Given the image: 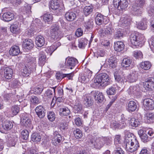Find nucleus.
<instances>
[{"mask_svg":"<svg viewBox=\"0 0 154 154\" xmlns=\"http://www.w3.org/2000/svg\"><path fill=\"white\" fill-rule=\"evenodd\" d=\"M73 109L74 112L75 113H82V105L79 103H76L74 105Z\"/></svg>","mask_w":154,"mask_h":154,"instance_id":"nucleus-36","label":"nucleus"},{"mask_svg":"<svg viewBox=\"0 0 154 154\" xmlns=\"http://www.w3.org/2000/svg\"><path fill=\"white\" fill-rule=\"evenodd\" d=\"M19 109H20L17 106H13L11 108V112L13 115H16L19 112Z\"/></svg>","mask_w":154,"mask_h":154,"instance_id":"nucleus-54","label":"nucleus"},{"mask_svg":"<svg viewBox=\"0 0 154 154\" xmlns=\"http://www.w3.org/2000/svg\"><path fill=\"white\" fill-rule=\"evenodd\" d=\"M138 77V74L137 72L133 71L129 75L126 77L125 82L128 81L130 82H136Z\"/></svg>","mask_w":154,"mask_h":154,"instance_id":"nucleus-14","label":"nucleus"},{"mask_svg":"<svg viewBox=\"0 0 154 154\" xmlns=\"http://www.w3.org/2000/svg\"><path fill=\"white\" fill-rule=\"evenodd\" d=\"M35 112L38 117L42 118L45 116L46 111L42 106L40 105L36 107Z\"/></svg>","mask_w":154,"mask_h":154,"instance_id":"nucleus-18","label":"nucleus"},{"mask_svg":"<svg viewBox=\"0 0 154 154\" xmlns=\"http://www.w3.org/2000/svg\"><path fill=\"white\" fill-rule=\"evenodd\" d=\"M143 87L147 91H151L154 89V78H151L146 79L144 82Z\"/></svg>","mask_w":154,"mask_h":154,"instance_id":"nucleus-11","label":"nucleus"},{"mask_svg":"<svg viewBox=\"0 0 154 154\" xmlns=\"http://www.w3.org/2000/svg\"><path fill=\"white\" fill-rule=\"evenodd\" d=\"M114 76L115 80L119 83L125 82V80H123V77L119 75L117 73L115 72L114 74Z\"/></svg>","mask_w":154,"mask_h":154,"instance_id":"nucleus-51","label":"nucleus"},{"mask_svg":"<svg viewBox=\"0 0 154 154\" xmlns=\"http://www.w3.org/2000/svg\"><path fill=\"white\" fill-rule=\"evenodd\" d=\"M145 118L149 123H152L154 122V114L152 113H147L146 114Z\"/></svg>","mask_w":154,"mask_h":154,"instance_id":"nucleus-40","label":"nucleus"},{"mask_svg":"<svg viewBox=\"0 0 154 154\" xmlns=\"http://www.w3.org/2000/svg\"><path fill=\"white\" fill-rule=\"evenodd\" d=\"M145 2V0H137L133 6V11L136 14H140L142 12V8Z\"/></svg>","mask_w":154,"mask_h":154,"instance_id":"nucleus-7","label":"nucleus"},{"mask_svg":"<svg viewBox=\"0 0 154 154\" xmlns=\"http://www.w3.org/2000/svg\"><path fill=\"white\" fill-rule=\"evenodd\" d=\"M20 82L16 79L14 80L11 84V86L13 88H16L20 86Z\"/></svg>","mask_w":154,"mask_h":154,"instance_id":"nucleus-60","label":"nucleus"},{"mask_svg":"<svg viewBox=\"0 0 154 154\" xmlns=\"http://www.w3.org/2000/svg\"><path fill=\"white\" fill-rule=\"evenodd\" d=\"M113 32V29L111 25H109L106 27L100 29L99 31V33L102 37H106V35H112Z\"/></svg>","mask_w":154,"mask_h":154,"instance_id":"nucleus-9","label":"nucleus"},{"mask_svg":"<svg viewBox=\"0 0 154 154\" xmlns=\"http://www.w3.org/2000/svg\"><path fill=\"white\" fill-rule=\"evenodd\" d=\"M88 43V41L86 38H83L79 41L78 46L79 48H83Z\"/></svg>","mask_w":154,"mask_h":154,"instance_id":"nucleus-46","label":"nucleus"},{"mask_svg":"<svg viewBox=\"0 0 154 154\" xmlns=\"http://www.w3.org/2000/svg\"><path fill=\"white\" fill-rule=\"evenodd\" d=\"M94 97L95 100L101 103L104 100V97L102 93L98 91H95L94 94Z\"/></svg>","mask_w":154,"mask_h":154,"instance_id":"nucleus-28","label":"nucleus"},{"mask_svg":"<svg viewBox=\"0 0 154 154\" xmlns=\"http://www.w3.org/2000/svg\"><path fill=\"white\" fill-rule=\"evenodd\" d=\"M35 43L37 46L41 47L45 44V38L41 35H38L35 38Z\"/></svg>","mask_w":154,"mask_h":154,"instance_id":"nucleus-31","label":"nucleus"},{"mask_svg":"<svg viewBox=\"0 0 154 154\" xmlns=\"http://www.w3.org/2000/svg\"><path fill=\"white\" fill-rule=\"evenodd\" d=\"M143 39V36L137 32L132 33L130 38V41L132 45L140 47L142 45Z\"/></svg>","mask_w":154,"mask_h":154,"instance_id":"nucleus-4","label":"nucleus"},{"mask_svg":"<svg viewBox=\"0 0 154 154\" xmlns=\"http://www.w3.org/2000/svg\"><path fill=\"white\" fill-rule=\"evenodd\" d=\"M50 7L52 10L57 11L58 13L61 12L63 11V8L60 6L57 0H51L50 3Z\"/></svg>","mask_w":154,"mask_h":154,"instance_id":"nucleus-12","label":"nucleus"},{"mask_svg":"<svg viewBox=\"0 0 154 154\" xmlns=\"http://www.w3.org/2000/svg\"><path fill=\"white\" fill-rule=\"evenodd\" d=\"M43 88L42 87L39 85L35 86L34 88V91L37 94H40L42 92Z\"/></svg>","mask_w":154,"mask_h":154,"instance_id":"nucleus-56","label":"nucleus"},{"mask_svg":"<svg viewBox=\"0 0 154 154\" xmlns=\"http://www.w3.org/2000/svg\"><path fill=\"white\" fill-rule=\"evenodd\" d=\"M10 28L11 32L13 33H17L20 31L19 27L16 24L11 25Z\"/></svg>","mask_w":154,"mask_h":154,"instance_id":"nucleus-41","label":"nucleus"},{"mask_svg":"<svg viewBox=\"0 0 154 154\" xmlns=\"http://www.w3.org/2000/svg\"><path fill=\"white\" fill-rule=\"evenodd\" d=\"M104 140V145L106 144V145H109L112 143V140L111 138L109 137H102Z\"/></svg>","mask_w":154,"mask_h":154,"instance_id":"nucleus-62","label":"nucleus"},{"mask_svg":"<svg viewBox=\"0 0 154 154\" xmlns=\"http://www.w3.org/2000/svg\"><path fill=\"white\" fill-rule=\"evenodd\" d=\"M2 125L4 129L9 131L12 128L13 125L11 122L8 120H5L2 123Z\"/></svg>","mask_w":154,"mask_h":154,"instance_id":"nucleus-26","label":"nucleus"},{"mask_svg":"<svg viewBox=\"0 0 154 154\" xmlns=\"http://www.w3.org/2000/svg\"><path fill=\"white\" fill-rule=\"evenodd\" d=\"M93 22L89 21H88L87 25H85V27L86 28V29L88 31H90L93 27Z\"/></svg>","mask_w":154,"mask_h":154,"instance_id":"nucleus-58","label":"nucleus"},{"mask_svg":"<svg viewBox=\"0 0 154 154\" xmlns=\"http://www.w3.org/2000/svg\"><path fill=\"white\" fill-rule=\"evenodd\" d=\"M136 25L138 28L142 30H145L147 28V22L145 20H142L136 21Z\"/></svg>","mask_w":154,"mask_h":154,"instance_id":"nucleus-30","label":"nucleus"},{"mask_svg":"<svg viewBox=\"0 0 154 154\" xmlns=\"http://www.w3.org/2000/svg\"><path fill=\"white\" fill-rule=\"evenodd\" d=\"M3 19H5L11 18V19H13L14 18H16L14 17V14L11 13L10 12H8L5 13L3 15Z\"/></svg>","mask_w":154,"mask_h":154,"instance_id":"nucleus-49","label":"nucleus"},{"mask_svg":"<svg viewBox=\"0 0 154 154\" xmlns=\"http://www.w3.org/2000/svg\"><path fill=\"white\" fill-rule=\"evenodd\" d=\"M149 16L154 17V7H150L148 10Z\"/></svg>","mask_w":154,"mask_h":154,"instance_id":"nucleus-64","label":"nucleus"},{"mask_svg":"<svg viewBox=\"0 0 154 154\" xmlns=\"http://www.w3.org/2000/svg\"><path fill=\"white\" fill-rule=\"evenodd\" d=\"M125 45L122 42L118 41L114 43V48L116 51L120 52L122 51Z\"/></svg>","mask_w":154,"mask_h":154,"instance_id":"nucleus-29","label":"nucleus"},{"mask_svg":"<svg viewBox=\"0 0 154 154\" xmlns=\"http://www.w3.org/2000/svg\"><path fill=\"white\" fill-rule=\"evenodd\" d=\"M123 36V33L122 29H119L117 30L115 32L114 37L115 38H119L122 37Z\"/></svg>","mask_w":154,"mask_h":154,"instance_id":"nucleus-52","label":"nucleus"},{"mask_svg":"<svg viewBox=\"0 0 154 154\" xmlns=\"http://www.w3.org/2000/svg\"><path fill=\"white\" fill-rule=\"evenodd\" d=\"M53 16V14L47 13L41 16V18L43 19H52L54 18Z\"/></svg>","mask_w":154,"mask_h":154,"instance_id":"nucleus-55","label":"nucleus"},{"mask_svg":"<svg viewBox=\"0 0 154 154\" xmlns=\"http://www.w3.org/2000/svg\"><path fill=\"white\" fill-rule=\"evenodd\" d=\"M57 110L59 112L60 115L63 116H67L70 114V111L67 107H59Z\"/></svg>","mask_w":154,"mask_h":154,"instance_id":"nucleus-25","label":"nucleus"},{"mask_svg":"<svg viewBox=\"0 0 154 154\" xmlns=\"http://www.w3.org/2000/svg\"><path fill=\"white\" fill-rule=\"evenodd\" d=\"M63 138L61 135L56 131L53 134V137L52 139V143L55 146L57 145L63 141Z\"/></svg>","mask_w":154,"mask_h":154,"instance_id":"nucleus-13","label":"nucleus"},{"mask_svg":"<svg viewBox=\"0 0 154 154\" xmlns=\"http://www.w3.org/2000/svg\"><path fill=\"white\" fill-rule=\"evenodd\" d=\"M93 8L92 6H87L85 7L83 9V12L85 15L87 16L92 12Z\"/></svg>","mask_w":154,"mask_h":154,"instance_id":"nucleus-38","label":"nucleus"},{"mask_svg":"<svg viewBox=\"0 0 154 154\" xmlns=\"http://www.w3.org/2000/svg\"><path fill=\"white\" fill-rule=\"evenodd\" d=\"M140 66L142 69L145 70H148L150 68L152 65L150 62L146 61L141 63Z\"/></svg>","mask_w":154,"mask_h":154,"instance_id":"nucleus-33","label":"nucleus"},{"mask_svg":"<svg viewBox=\"0 0 154 154\" xmlns=\"http://www.w3.org/2000/svg\"><path fill=\"white\" fill-rule=\"evenodd\" d=\"M133 55L135 58L136 59H141L143 57V54L142 52L140 51L136 50L133 52Z\"/></svg>","mask_w":154,"mask_h":154,"instance_id":"nucleus-45","label":"nucleus"},{"mask_svg":"<svg viewBox=\"0 0 154 154\" xmlns=\"http://www.w3.org/2000/svg\"><path fill=\"white\" fill-rule=\"evenodd\" d=\"M50 35L51 38L58 40L62 37V32L58 25L57 24L52 25L50 28Z\"/></svg>","mask_w":154,"mask_h":154,"instance_id":"nucleus-5","label":"nucleus"},{"mask_svg":"<svg viewBox=\"0 0 154 154\" xmlns=\"http://www.w3.org/2000/svg\"><path fill=\"white\" fill-rule=\"evenodd\" d=\"M73 134L75 137L76 139H79L82 136V132L79 129H76L74 130L73 131Z\"/></svg>","mask_w":154,"mask_h":154,"instance_id":"nucleus-47","label":"nucleus"},{"mask_svg":"<svg viewBox=\"0 0 154 154\" xmlns=\"http://www.w3.org/2000/svg\"><path fill=\"white\" fill-rule=\"evenodd\" d=\"M78 63V60L72 57H68L66 59V65L69 69H72Z\"/></svg>","mask_w":154,"mask_h":154,"instance_id":"nucleus-10","label":"nucleus"},{"mask_svg":"<svg viewBox=\"0 0 154 154\" xmlns=\"http://www.w3.org/2000/svg\"><path fill=\"white\" fill-rule=\"evenodd\" d=\"M137 108L136 102L134 100L129 101L127 103L126 109L130 112L134 111Z\"/></svg>","mask_w":154,"mask_h":154,"instance_id":"nucleus-19","label":"nucleus"},{"mask_svg":"<svg viewBox=\"0 0 154 154\" xmlns=\"http://www.w3.org/2000/svg\"><path fill=\"white\" fill-rule=\"evenodd\" d=\"M94 82L96 85H100L103 87H105L110 83L109 77L106 73H100L96 76L94 79Z\"/></svg>","mask_w":154,"mask_h":154,"instance_id":"nucleus-3","label":"nucleus"},{"mask_svg":"<svg viewBox=\"0 0 154 154\" xmlns=\"http://www.w3.org/2000/svg\"><path fill=\"white\" fill-rule=\"evenodd\" d=\"M8 142L11 146H13L15 145V140L17 138L16 136L10 134L8 135Z\"/></svg>","mask_w":154,"mask_h":154,"instance_id":"nucleus-39","label":"nucleus"},{"mask_svg":"<svg viewBox=\"0 0 154 154\" xmlns=\"http://www.w3.org/2000/svg\"><path fill=\"white\" fill-rule=\"evenodd\" d=\"M90 145L97 149H100L104 145V140L102 137L94 138L90 140Z\"/></svg>","mask_w":154,"mask_h":154,"instance_id":"nucleus-6","label":"nucleus"},{"mask_svg":"<svg viewBox=\"0 0 154 154\" xmlns=\"http://www.w3.org/2000/svg\"><path fill=\"white\" fill-rule=\"evenodd\" d=\"M116 89L114 85L110 87L106 91V93L108 95H112L115 94Z\"/></svg>","mask_w":154,"mask_h":154,"instance_id":"nucleus-48","label":"nucleus"},{"mask_svg":"<svg viewBox=\"0 0 154 154\" xmlns=\"http://www.w3.org/2000/svg\"><path fill=\"white\" fill-rule=\"evenodd\" d=\"M65 16L66 19H75L76 17L75 14L72 12L66 13Z\"/></svg>","mask_w":154,"mask_h":154,"instance_id":"nucleus-43","label":"nucleus"},{"mask_svg":"<svg viewBox=\"0 0 154 154\" xmlns=\"http://www.w3.org/2000/svg\"><path fill=\"white\" fill-rule=\"evenodd\" d=\"M119 23L122 26H126L128 25L130 22L128 21V20H120L119 21Z\"/></svg>","mask_w":154,"mask_h":154,"instance_id":"nucleus-59","label":"nucleus"},{"mask_svg":"<svg viewBox=\"0 0 154 154\" xmlns=\"http://www.w3.org/2000/svg\"><path fill=\"white\" fill-rule=\"evenodd\" d=\"M36 66V58L35 57H29L27 60V63L23 68L22 75L24 76H28L31 72L34 71Z\"/></svg>","mask_w":154,"mask_h":154,"instance_id":"nucleus-2","label":"nucleus"},{"mask_svg":"<svg viewBox=\"0 0 154 154\" xmlns=\"http://www.w3.org/2000/svg\"><path fill=\"white\" fill-rule=\"evenodd\" d=\"M108 64L110 67L114 68L116 67L117 60L115 57H110L108 60Z\"/></svg>","mask_w":154,"mask_h":154,"instance_id":"nucleus-34","label":"nucleus"},{"mask_svg":"<svg viewBox=\"0 0 154 154\" xmlns=\"http://www.w3.org/2000/svg\"><path fill=\"white\" fill-rule=\"evenodd\" d=\"M121 136L119 135H116L114 139V143L116 147H120L121 146Z\"/></svg>","mask_w":154,"mask_h":154,"instance_id":"nucleus-44","label":"nucleus"},{"mask_svg":"<svg viewBox=\"0 0 154 154\" xmlns=\"http://www.w3.org/2000/svg\"><path fill=\"white\" fill-rule=\"evenodd\" d=\"M47 117L50 121H54L56 118L55 115L53 112L50 111L48 112Z\"/></svg>","mask_w":154,"mask_h":154,"instance_id":"nucleus-53","label":"nucleus"},{"mask_svg":"<svg viewBox=\"0 0 154 154\" xmlns=\"http://www.w3.org/2000/svg\"><path fill=\"white\" fill-rule=\"evenodd\" d=\"M129 124L132 126L136 127L140 124L139 121L138 119H135L134 117L129 118Z\"/></svg>","mask_w":154,"mask_h":154,"instance_id":"nucleus-37","label":"nucleus"},{"mask_svg":"<svg viewBox=\"0 0 154 154\" xmlns=\"http://www.w3.org/2000/svg\"><path fill=\"white\" fill-rule=\"evenodd\" d=\"M34 46L33 41L29 39H26L23 42V46L24 48L27 49H30L32 48Z\"/></svg>","mask_w":154,"mask_h":154,"instance_id":"nucleus-23","label":"nucleus"},{"mask_svg":"<svg viewBox=\"0 0 154 154\" xmlns=\"http://www.w3.org/2000/svg\"><path fill=\"white\" fill-rule=\"evenodd\" d=\"M21 137L24 140H27L29 138V132L26 130H23L21 133Z\"/></svg>","mask_w":154,"mask_h":154,"instance_id":"nucleus-50","label":"nucleus"},{"mask_svg":"<svg viewBox=\"0 0 154 154\" xmlns=\"http://www.w3.org/2000/svg\"><path fill=\"white\" fill-rule=\"evenodd\" d=\"M83 102L87 107H90L93 103V100L92 98L89 95H85L83 97Z\"/></svg>","mask_w":154,"mask_h":154,"instance_id":"nucleus-24","label":"nucleus"},{"mask_svg":"<svg viewBox=\"0 0 154 154\" xmlns=\"http://www.w3.org/2000/svg\"><path fill=\"white\" fill-rule=\"evenodd\" d=\"M54 51V50L53 49V48L52 47V46L48 47L45 50L46 52L50 56L52 55V53Z\"/></svg>","mask_w":154,"mask_h":154,"instance_id":"nucleus-63","label":"nucleus"},{"mask_svg":"<svg viewBox=\"0 0 154 154\" xmlns=\"http://www.w3.org/2000/svg\"><path fill=\"white\" fill-rule=\"evenodd\" d=\"M20 122L22 124L25 126L26 128H32L31 119L27 117V115L22 117L21 119Z\"/></svg>","mask_w":154,"mask_h":154,"instance_id":"nucleus-15","label":"nucleus"},{"mask_svg":"<svg viewBox=\"0 0 154 154\" xmlns=\"http://www.w3.org/2000/svg\"><path fill=\"white\" fill-rule=\"evenodd\" d=\"M128 0H113V3L116 8L119 10H124L128 6Z\"/></svg>","mask_w":154,"mask_h":154,"instance_id":"nucleus-8","label":"nucleus"},{"mask_svg":"<svg viewBox=\"0 0 154 154\" xmlns=\"http://www.w3.org/2000/svg\"><path fill=\"white\" fill-rule=\"evenodd\" d=\"M20 51L19 46H14L12 47L9 51V53L12 56H17L20 53Z\"/></svg>","mask_w":154,"mask_h":154,"instance_id":"nucleus-32","label":"nucleus"},{"mask_svg":"<svg viewBox=\"0 0 154 154\" xmlns=\"http://www.w3.org/2000/svg\"><path fill=\"white\" fill-rule=\"evenodd\" d=\"M56 87H51L50 88L48 89L45 92L44 94V96L46 97L48 99H50L53 97V93H55V88Z\"/></svg>","mask_w":154,"mask_h":154,"instance_id":"nucleus-22","label":"nucleus"},{"mask_svg":"<svg viewBox=\"0 0 154 154\" xmlns=\"http://www.w3.org/2000/svg\"><path fill=\"white\" fill-rule=\"evenodd\" d=\"M140 91V88L138 85L131 86L128 90L129 94L137 96Z\"/></svg>","mask_w":154,"mask_h":154,"instance_id":"nucleus-21","label":"nucleus"},{"mask_svg":"<svg viewBox=\"0 0 154 154\" xmlns=\"http://www.w3.org/2000/svg\"><path fill=\"white\" fill-rule=\"evenodd\" d=\"M131 136V133L126 136L125 138V143L126 151L131 152H134L140 147V145L136 137L133 135Z\"/></svg>","mask_w":154,"mask_h":154,"instance_id":"nucleus-1","label":"nucleus"},{"mask_svg":"<svg viewBox=\"0 0 154 154\" xmlns=\"http://www.w3.org/2000/svg\"><path fill=\"white\" fill-rule=\"evenodd\" d=\"M138 134L143 142L146 143L149 140L148 137L147 135L146 131L140 129L138 131Z\"/></svg>","mask_w":154,"mask_h":154,"instance_id":"nucleus-20","label":"nucleus"},{"mask_svg":"<svg viewBox=\"0 0 154 154\" xmlns=\"http://www.w3.org/2000/svg\"><path fill=\"white\" fill-rule=\"evenodd\" d=\"M4 77L7 81H9L12 78L13 70L12 69L9 67H6L4 69Z\"/></svg>","mask_w":154,"mask_h":154,"instance_id":"nucleus-16","label":"nucleus"},{"mask_svg":"<svg viewBox=\"0 0 154 154\" xmlns=\"http://www.w3.org/2000/svg\"><path fill=\"white\" fill-rule=\"evenodd\" d=\"M132 60L128 58H124L122 60V65L124 67H128L131 64Z\"/></svg>","mask_w":154,"mask_h":154,"instance_id":"nucleus-42","label":"nucleus"},{"mask_svg":"<svg viewBox=\"0 0 154 154\" xmlns=\"http://www.w3.org/2000/svg\"><path fill=\"white\" fill-rule=\"evenodd\" d=\"M90 79L83 74L81 76V81L83 83H86L88 82Z\"/></svg>","mask_w":154,"mask_h":154,"instance_id":"nucleus-61","label":"nucleus"},{"mask_svg":"<svg viewBox=\"0 0 154 154\" xmlns=\"http://www.w3.org/2000/svg\"><path fill=\"white\" fill-rule=\"evenodd\" d=\"M46 57L42 51H40L39 54L38 64L41 66L44 65L46 62Z\"/></svg>","mask_w":154,"mask_h":154,"instance_id":"nucleus-27","label":"nucleus"},{"mask_svg":"<svg viewBox=\"0 0 154 154\" xmlns=\"http://www.w3.org/2000/svg\"><path fill=\"white\" fill-rule=\"evenodd\" d=\"M41 138V135L37 133H33L31 136L32 140L36 143L40 141Z\"/></svg>","mask_w":154,"mask_h":154,"instance_id":"nucleus-35","label":"nucleus"},{"mask_svg":"<svg viewBox=\"0 0 154 154\" xmlns=\"http://www.w3.org/2000/svg\"><path fill=\"white\" fill-rule=\"evenodd\" d=\"M143 103L147 109L152 110L154 109V101L152 99L150 98L145 99Z\"/></svg>","mask_w":154,"mask_h":154,"instance_id":"nucleus-17","label":"nucleus"},{"mask_svg":"<svg viewBox=\"0 0 154 154\" xmlns=\"http://www.w3.org/2000/svg\"><path fill=\"white\" fill-rule=\"evenodd\" d=\"M113 154H124V152L120 147H115Z\"/></svg>","mask_w":154,"mask_h":154,"instance_id":"nucleus-57","label":"nucleus"}]
</instances>
